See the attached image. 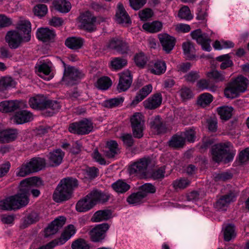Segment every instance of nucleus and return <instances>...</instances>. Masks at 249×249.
<instances>
[{
    "instance_id": "f257e3e1",
    "label": "nucleus",
    "mask_w": 249,
    "mask_h": 249,
    "mask_svg": "<svg viewBox=\"0 0 249 249\" xmlns=\"http://www.w3.org/2000/svg\"><path fill=\"white\" fill-rule=\"evenodd\" d=\"M37 182L36 177L25 178L20 183L19 190L17 194L0 201V209L10 211L17 210L29 203L28 196L30 192L35 197L40 195L37 189H31L32 185Z\"/></svg>"
},
{
    "instance_id": "f03ea898",
    "label": "nucleus",
    "mask_w": 249,
    "mask_h": 249,
    "mask_svg": "<svg viewBox=\"0 0 249 249\" xmlns=\"http://www.w3.org/2000/svg\"><path fill=\"white\" fill-rule=\"evenodd\" d=\"M235 153L236 150L229 142L215 144L212 146L210 150L212 159L216 163L223 161L227 163L231 161Z\"/></svg>"
},
{
    "instance_id": "7ed1b4c3",
    "label": "nucleus",
    "mask_w": 249,
    "mask_h": 249,
    "mask_svg": "<svg viewBox=\"0 0 249 249\" xmlns=\"http://www.w3.org/2000/svg\"><path fill=\"white\" fill-rule=\"evenodd\" d=\"M78 185V180L71 177L62 179L53 195V200L60 203L68 200L71 197L73 191Z\"/></svg>"
},
{
    "instance_id": "20e7f679",
    "label": "nucleus",
    "mask_w": 249,
    "mask_h": 249,
    "mask_svg": "<svg viewBox=\"0 0 249 249\" xmlns=\"http://www.w3.org/2000/svg\"><path fill=\"white\" fill-rule=\"evenodd\" d=\"M248 85V79L243 76H239L228 84L224 90V94L228 98H236L246 90Z\"/></svg>"
},
{
    "instance_id": "39448f33",
    "label": "nucleus",
    "mask_w": 249,
    "mask_h": 249,
    "mask_svg": "<svg viewBox=\"0 0 249 249\" xmlns=\"http://www.w3.org/2000/svg\"><path fill=\"white\" fill-rule=\"evenodd\" d=\"M151 160L149 158L144 157L139 159L129 166V174L140 178H146L148 166Z\"/></svg>"
},
{
    "instance_id": "423d86ee",
    "label": "nucleus",
    "mask_w": 249,
    "mask_h": 249,
    "mask_svg": "<svg viewBox=\"0 0 249 249\" xmlns=\"http://www.w3.org/2000/svg\"><path fill=\"white\" fill-rule=\"evenodd\" d=\"M79 19L81 28L90 32L95 31L96 23L100 24L104 20L102 18H96L89 11L81 14Z\"/></svg>"
},
{
    "instance_id": "0eeeda50",
    "label": "nucleus",
    "mask_w": 249,
    "mask_h": 249,
    "mask_svg": "<svg viewBox=\"0 0 249 249\" xmlns=\"http://www.w3.org/2000/svg\"><path fill=\"white\" fill-rule=\"evenodd\" d=\"M93 126L91 122L84 119L78 122L71 124L68 130L72 133L78 135H86L92 131Z\"/></svg>"
},
{
    "instance_id": "6e6552de",
    "label": "nucleus",
    "mask_w": 249,
    "mask_h": 249,
    "mask_svg": "<svg viewBox=\"0 0 249 249\" xmlns=\"http://www.w3.org/2000/svg\"><path fill=\"white\" fill-rule=\"evenodd\" d=\"M130 122L134 137L138 139L142 138L144 129V116L141 113H135L131 118Z\"/></svg>"
},
{
    "instance_id": "1a4fd4ad",
    "label": "nucleus",
    "mask_w": 249,
    "mask_h": 249,
    "mask_svg": "<svg viewBox=\"0 0 249 249\" xmlns=\"http://www.w3.org/2000/svg\"><path fill=\"white\" fill-rule=\"evenodd\" d=\"M190 35L193 39L201 45L203 50L207 52L211 50V40L207 34L202 33V31L198 29L192 31Z\"/></svg>"
},
{
    "instance_id": "9d476101",
    "label": "nucleus",
    "mask_w": 249,
    "mask_h": 249,
    "mask_svg": "<svg viewBox=\"0 0 249 249\" xmlns=\"http://www.w3.org/2000/svg\"><path fill=\"white\" fill-rule=\"evenodd\" d=\"M237 195V192L233 190L222 196L216 202L214 205L215 208L221 211L226 210L230 204L235 201Z\"/></svg>"
},
{
    "instance_id": "9b49d317",
    "label": "nucleus",
    "mask_w": 249,
    "mask_h": 249,
    "mask_svg": "<svg viewBox=\"0 0 249 249\" xmlns=\"http://www.w3.org/2000/svg\"><path fill=\"white\" fill-rule=\"evenodd\" d=\"M109 228V225L106 223L97 225L89 231L91 241L94 242L102 241L105 238L106 232Z\"/></svg>"
},
{
    "instance_id": "f8f14e48",
    "label": "nucleus",
    "mask_w": 249,
    "mask_h": 249,
    "mask_svg": "<svg viewBox=\"0 0 249 249\" xmlns=\"http://www.w3.org/2000/svg\"><path fill=\"white\" fill-rule=\"evenodd\" d=\"M6 41L11 49H16L19 47L22 42L24 41V37L17 31H11L7 32L5 36Z\"/></svg>"
},
{
    "instance_id": "ddd939ff",
    "label": "nucleus",
    "mask_w": 249,
    "mask_h": 249,
    "mask_svg": "<svg viewBox=\"0 0 249 249\" xmlns=\"http://www.w3.org/2000/svg\"><path fill=\"white\" fill-rule=\"evenodd\" d=\"M132 82V75L130 71H126L119 74V80L117 89L119 92L127 90Z\"/></svg>"
},
{
    "instance_id": "4468645a",
    "label": "nucleus",
    "mask_w": 249,
    "mask_h": 249,
    "mask_svg": "<svg viewBox=\"0 0 249 249\" xmlns=\"http://www.w3.org/2000/svg\"><path fill=\"white\" fill-rule=\"evenodd\" d=\"M107 48L114 50L121 53H126L128 50V46L122 38L115 37L108 42Z\"/></svg>"
},
{
    "instance_id": "2eb2a0df",
    "label": "nucleus",
    "mask_w": 249,
    "mask_h": 249,
    "mask_svg": "<svg viewBox=\"0 0 249 249\" xmlns=\"http://www.w3.org/2000/svg\"><path fill=\"white\" fill-rule=\"evenodd\" d=\"M85 76V74L79 70L71 67L65 69L63 79L68 82L73 83L74 81L78 80Z\"/></svg>"
},
{
    "instance_id": "dca6fc26",
    "label": "nucleus",
    "mask_w": 249,
    "mask_h": 249,
    "mask_svg": "<svg viewBox=\"0 0 249 249\" xmlns=\"http://www.w3.org/2000/svg\"><path fill=\"white\" fill-rule=\"evenodd\" d=\"M158 37L163 50L169 53L175 47L176 39L167 34H160Z\"/></svg>"
},
{
    "instance_id": "f3484780",
    "label": "nucleus",
    "mask_w": 249,
    "mask_h": 249,
    "mask_svg": "<svg viewBox=\"0 0 249 249\" xmlns=\"http://www.w3.org/2000/svg\"><path fill=\"white\" fill-rule=\"evenodd\" d=\"M66 218L64 216H59L55 219L45 229L44 231L45 236L48 237L55 234L65 224Z\"/></svg>"
},
{
    "instance_id": "a211bd4d",
    "label": "nucleus",
    "mask_w": 249,
    "mask_h": 249,
    "mask_svg": "<svg viewBox=\"0 0 249 249\" xmlns=\"http://www.w3.org/2000/svg\"><path fill=\"white\" fill-rule=\"evenodd\" d=\"M66 218L64 216H59L55 219L45 229L44 231L45 236L48 237L55 234L65 224Z\"/></svg>"
},
{
    "instance_id": "6ab92c4d",
    "label": "nucleus",
    "mask_w": 249,
    "mask_h": 249,
    "mask_svg": "<svg viewBox=\"0 0 249 249\" xmlns=\"http://www.w3.org/2000/svg\"><path fill=\"white\" fill-rule=\"evenodd\" d=\"M66 218L64 216H59L55 219L45 229L44 231L45 236L48 237L55 234L65 224Z\"/></svg>"
},
{
    "instance_id": "aec40b11",
    "label": "nucleus",
    "mask_w": 249,
    "mask_h": 249,
    "mask_svg": "<svg viewBox=\"0 0 249 249\" xmlns=\"http://www.w3.org/2000/svg\"><path fill=\"white\" fill-rule=\"evenodd\" d=\"M88 195L94 206L97 203H104L110 198L109 194L97 190H93Z\"/></svg>"
},
{
    "instance_id": "412c9836",
    "label": "nucleus",
    "mask_w": 249,
    "mask_h": 249,
    "mask_svg": "<svg viewBox=\"0 0 249 249\" xmlns=\"http://www.w3.org/2000/svg\"><path fill=\"white\" fill-rule=\"evenodd\" d=\"M65 153L60 149H57L49 153L48 155V164L51 167L60 165L64 157Z\"/></svg>"
},
{
    "instance_id": "4be33fe9",
    "label": "nucleus",
    "mask_w": 249,
    "mask_h": 249,
    "mask_svg": "<svg viewBox=\"0 0 249 249\" xmlns=\"http://www.w3.org/2000/svg\"><path fill=\"white\" fill-rule=\"evenodd\" d=\"M103 152L107 158L111 159L119 154L120 149L117 142L115 141L111 140L107 142L105 148Z\"/></svg>"
},
{
    "instance_id": "5701e85b",
    "label": "nucleus",
    "mask_w": 249,
    "mask_h": 249,
    "mask_svg": "<svg viewBox=\"0 0 249 249\" xmlns=\"http://www.w3.org/2000/svg\"><path fill=\"white\" fill-rule=\"evenodd\" d=\"M116 21L117 23L122 24H130V18L125 10L123 4L119 3L117 6L115 15Z\"/></svg>"
},
{
    "instance_id": "b1692460",
    "label": "nucleus",
    "mask_w": 249,
    "mask_h": 249,
    "mask_svg": "<svg viewBox=\"0 0 249 249\" xmlns=\"http://www.w3.org/2000/svg\"><path fill=\"white\" fill-rule=\"evenodd\" d=\"M162 100L161 94L157 93L153 94L143 102L144 107L146 109H154L161 105Z\"/></svg>"
},
{
    "instance_id": "393cba45",
    "label": "nucleus",
    "mask_w": 249,
    "mask_h": 249,
    "mask_svg": "<svg viewBox=\"0 0 249 249\" xmlns=\"http://www.w3.org/2000/svg\"><path fill=\"white\" fill-rule=\"evenodd\" d=\"M152 89L153 87L151 84H148L143 87L132 101L131 105L133 106L137 105L152 92Z\"/></svg>"
},
{
    "instance_id": "a878e982",
    "label": "nucleus",
    "mask_w": 249,
    "mask_h": 249,
    "mask_svg": "<svg viewBox=\"0 0 249 249\" xmlns=\"http://www.w3.org/2000/svg\"><path fill=\"white\" fill-rule=\"evenodd\" d=\"M94 206V205L88 194L86 196L80 199L77 202L75 208L77 212L84 213L90 210Z\"/></svg>"
},
{
    "instance_id": "bb28decb",
    "label": "nucleus",
    "mask_w": 249,
    "mask_h": 249,
    "mask_svg": "<svg viewBox=\"0 0 249 249\" xmlns=\"http://www.w3.org/2000/svg\"><path fill=\"white\" fill-rule=\"evenodd\" d=\"M37 38L43 42H48L53 40L55 36L54 31L48 28H41L36 32Z\"/></svg>"
},
{
    "instance_id": "cd10ccee",
    "label": "nucleus",
    "mask_w": 249,
    "mask_h": 249,
    "mask_svg": "<svg viewBox=\"0 0 249 249\" xmlns=\"http://www.w3.org/2000/svg\"><path fill=\"white\" fill-rule=\"evenodd\" d=\"M47 98L43 95H37L29 99L30 106L34 109H43L46 107Z\"/></svg>"
},
{
    "instance_id": "c85d7f7f",
    "label": "nucleus",
    "mask_w": 249,
    "mask_h": 249,
    "mask_svg": "<svg viewBox=\"0 0 249 249\" xmlns=\"http://www.w3.org/2000/svg\"><path fill=\"white\" fill-rule=\"evenodd\" d=\"M19 107V102L18 100H6L0 103V111L2 112H13Z\"/></svg>"
},
{
    "instance_id": "c756f323",
    "label": "nucleus",
    "mask_w": 249,
    "mask_h": 249,
    "mask_svg": "<svg viewBox=\"0 0 249 249\" xmlns=\"http://www.w3.org/2000/svg\"><path fill=\"white\" fill-rule=\"evenodd\" d=\"M33 119L32 114L27 110L17 112L13 117L14 122L18 124H22L31 121Z\"/></svg>"
},
{
    "instance_id": "7c9ffc66",
    "label": "nucleus",
    "mask_w": 249,
    "mask_h": 249,
    "mask_svg": "<svg viewBox=\"0 0 249 249\" xmlns=\"http://www.w3.org/2000/svg\"><path fill=\"white\" fill-rule=\"evenodd\" d=\"M18 132L15 129H7L0 131V142L8 143L16 140Z\"/></svg>"
},
{
    "instance_id": "2f4dec72",
    "label": "nucleus",
    "mask_w": 249,
    "mask_h": 249,
    "mask_svg": "<svg viewBox=\"0 0 249 249\" xmlns=\"http://www.w3.org/2000/svg\"><path fill=\"white\" fill-rule=\"evenodd\" d=\"M17 29L23 32L24 42H28L31 39V24L28 20H21L17 25Z\"/></svg>"
},
{
    "instance_id": "473e14b6",
    "label": "nucleus",
    "mask_w": 249,
    "mask_h": 249,
    "mask_svg": "<svg viewBox=\"0 0 249 249\" xmlns=\"http://www.w3.org/2000/svg\"><path fill=\"white\" fill-rule=\"evenodd\" d=\"M84 41L81 37H70L65 40V45L72 50H78L82 48Z\"/></svg>"
},
{
    "instance_id": "72a5a7b5",
    "label": "nucleus",
    "mask_w": 249,
    "mask_h": 249,
    "mask_svg": "<svg viewBox=\"0 0 249 249\" xmlns=\"http://www.w3.org/2000/svg\"><path fill=\"white\" fill-rule=\"evenodd\" d=\"M39 219V216L38 213L36 212L32 211L22 219L20 227L22 229H25L29 225L36 222Z\"/></svg>"
},
{
    "instance_id": "f704fd0d",
    "label": "nucleus",
    "mask_w": 249,
    "mask_h": 249,
    "mask_svg": "<svg viewBox=\"0 0 249 249\" xmlns=\"http://www.w3.org/2000/svg\"><path fill=\"white\" fill-rule=\"evenodd\" d=\"M145 197V193L140 191L130 195L127 198V202L133 205H140L143 202Z\"/></svg>"
},
{
    "instance_id": "c9c22d12",
    "label": "nucleus",
    "mask_w": 249,
    "mask_h": 249,
    "mask_svg": "<svg viewBox=\"0 0 249 249\" xmlns=\"http://www.w3.org/2000/svg\"><path fill=\"white\" fill-rule=\"evenodd\" d=\"M54 9L62 13L69 12L71 9V4L66 0H55L53 2Z\"/></svg>"
},
{
    "instance_id": "e433bc0d",
    "label": "nucleus",
    "mask_w": 249,
    "mask_h": 249,
    "mask_svg": "<svg viewBox=\"0 0 249 249\" xmlns=\"http://www.w3.org/2000/svg\"><path fill=\"white\" fill-rule=\"evenodd\" d=\"M150 124L151 128L156 131L158 134L163 133L166 130V128L162 124L159 116H156L152 118Z\"/></svg>"
},
{
    "instance_id": "4c0bfd02",
    "label": "nucleus",
    "mask_w": 249,
    "mask_h": 249,
    "mask_svg": "<svg viewBox=\"0 0 249 249\" xmlns=\"http://www.w3.org/2000/svg\"><path fill=\"white\" fill-rule=\"evenodd\" d=\"M111 216V212L108 210H100L97 211L92 217V221L98 222L109 219Z\"/></svg>"
},
{
    "instance_id": "58836bf2",
    "label": "nucleus",
    "mask_w": 249,
    "mask_h": 249,
    "mask_svg": "<svg viewBox=\"0 0 249 249\" xmlns=\"http://www.w3.org/2000/svg\"><path fill=\"white\" fill-rule=\"evenodd\" d=\"M28 162L30 166L33 168L34 173L42 170L46 164L45 160L38 157L33 158Z\"/></svg>"
},
{
    "instance_id": "ea45409f",
    "label": "nucleus",
    "mask_w": 249,
    "mask_h": 249,
    "mask_svg": "<svg viewBox=\"0 0 249 249\" xmlns=\"http://www.w3.org/2000/svg\"><path fill=\"white\" fill-rule=\"evenodd\" d=\"M162 28V24L160 21L145 23L142 25V28L149 33H154L160 32Z\"/></svg>"
},
{
    "instance_id": "a19ab883",
    "label": "nucleus",
    "mask_w": 249,
    "mask_h": 249,
    "mask_svg": "<svg viewBox=\"0 0 249 249\" xmlns=\"http://www.w3.org/2000/svg\"><path fill=\"white\" fill-rule=\"evenodd\" d=\"M75 228L73 225H69L65 229L59 239L60 244L62 245L68 241L75 233Z\"/></svg>"
},
{
    "instance_id": "79ce46f5",
    "label": "nucleus",
    "mask_w": 249,
    "mask_h": 249,
    "mask_svg": "<svg viewBox=\"0 0 249 249\" xmlns=\"http://www.w3.org/2000/svg\"><path fill=\"white\" fill-rule=\"evenodd\" d=\"M111 187L113 190L118 193L123 194L127 192L130 186L124 181L119 179L112 184Z\"/></svg>"
},
{
    "instance_id": "37998d69",
    "label": "nucleus",
    "mask_w": 249,
    "mask_h": 249,
    "mask_svg": "<svg viewBox=\"0 0 249 249\" xmlns=\"http://www.w3.org/2000/svg\"><path fill=\"white\" fill-rule=\"evenodd\" d=\"M184 144L185 138L182 134L174 135L168 142L169 145L175 148L182 147Z\"/></svg>"
},
{
    "instance_id": "c03bdc74",
    "label": "nucleus",
    "mask_w": 249,
    "mask_h": 249,
    "mask_svg": "<svg viewBox=\"0 0 249 249\" xmlns=\"http://www.w3.org/2000/svg\"><path fill=\"white\" fill-rule=\"evenodd\" d=\"M233 110V107L229 106H222L217 108L218 114L220 115V118L224 120H228L231 118Z\"/></svg>"
},
{
    "instance_id": "a18cd8bd",
    "label": "nucleus",
    "mask_w": 249,
    "mask_h": 249,
    "mask_svg": "<svg viewBox=\"0 0 249 249\" xmlns=\"http://www.w3.org/2000/svg\"><path fill=\"white\" fill-rule=\"evenodd\" d=\"M234 226L229 224L225 227L224 230V238L225 241L229 242L236 237Z\"/></svg>"
},
{
    "instance_id": "49530a36",
    "label": "nucleus",
    "mask_w": 249,
    "mask_h": 249,
    "mask_svg": "<svg viewBox=\"0 0 249 249\" xmlns=\"http://www.w3.org/2000/svg\"><path fill=\"white\" fill-rule=\"evenodd\" d=\"M124 101V97H118L107 100L103 102V105L106 107L112 108L122 105Z\"/></svg>"
},
{
    "instance_id": "de8ad7c7",
    "label": "nucleus",
    "mask_w": 249,
    "mask_h": 249,
    "mask_svg": "<svg viewBox=\"0 0 249 249\" xmlns=\"http://www.w3.org/2000/svg\"><path fill=\"white\" fill-rule=\"evenodd\" d=\"M224 72L217 70H212L206 73V76L210 79H213L216 82H223L226 80Z\"/></svg>"
},
{
    "instance_id": "09e8293b",
    "label": "nucleus",
    "mask_w": 249,
    "mask_h": 249,
    "mask_svg": "<svg viewBox=\"0 0 249 249\" xmlns=\"http://www.w3.org/2000/svg\"><path fill=\"white\" fill-rule=\"evenodd\" d=\"M18 170L16 175L18 177H24L34 173L33 168L30 166L28 161L23 163L21 166L18 168Z\"/></svg>"
},
{
    "instance_id": "8fccbe9b",
    "label": "nucleus",
    "mask_w": 249,
    "mask_h": 249,
    "mask_svg": "<svg viewBox=\"0 0 249 249\" xmlns=\"http://www.w3.org/2000/svg\"><path fill=\"white\" fill-rule=\"evenodd\" d=\"M16 82L11 77H4L0 79V90L5 89L14 88L16 86Z\"/></svg>"
},
{
    "instance_id": "3c124183",
    "label": "nucleus",
    "mask_w": 249,
    "mask_h": 249,
    "mask_svg": "<svg viewBox=\"0 0 249 249\" xmlns=\"http://www.w3.org/2000/svg\"><path fill=\"white\" fill-rule=\"evenodd\" d=\"M127 64L126 59L122 57L113 58L110 61L111 69L119 70L123 68Z\"/></svg>"
},
{
    "instance_id": "603ef678",
    "label": "nucleus",
    "mask_w": 249,
    "mask_h": 249,
    "mask_svg": "<svg viewBox=\"0 0 249 249\" xmlns=\"http://www.w3.org/2000/svg\"><path fill=\"white\" fill-rule=\"evenodd\" d=\"M216 60L221 62L220 65V68L221 70H225L233 65V62L228 54L219 56L216 58Z\"/></svg>"
},
{
    "instance_id": "864d4df0",
    "label": "nucleus",
    "mask_w": 249,
    "mask_h": 249,
    "mask_svg": "<svg viewBox=\"0 0 249 249\" xmlns=\"http://www.w3.org/2000/svg\"><path fill=\"white\" fill-rule=\"evenodd\" d=\"M213 100V97L210 93H204L198 97L197 102L198 105L204 107L210 105Z\"/></svg>"
},
{
    "instance_id": "5fc2aeb1",
    "label": "nucleus",
    "mask_w": 249,
    "mask_h": 249,
    "mask_svg": "<svg viewBox=\"0 0 249 249\" xmlns=\"http://www.w3.org/2000/svg\"><path fill=\"white\" fill-rule=\"evenodd\" d=\"M184 54L189 59L195 57L193 53L195 50L193 44L190 41L184 42L182 45Z\"/></svg>"
},
{
    "instance_id": "6e6d98bb",
    "label": "nucleus",
    "mask_w": 249,
    "mask_h": 249,
    "mask_svg": "<svg viewBox=\"0 0 249 249\" xmlns=\"http://www.w3.org/2000/svg\"><path fill=\"white\" fill-rule=\"evenodd\" d=\"M111 81L109 77L103 76L97 80L96 86L99 89L106 90L111 86Z\"/></svg>"
},
{
    "instance_id": "4d7b16f0",
    "label": "nucleus",
    "mask_w": 249,
    "mask_h": 249,
    "mask_svg": "<svg viewBox=\"0 0 249 249\" xmlns=\"http://www.w3.org/2000/svg\"><path fill=\"white\" fill-rule=\"evenodd\" d=\"M134 61L138 67L143 68L148 61V58L144 53L141 52L135 55Z\"/></svg>"
},
{
    "instance_id": "13d9d810",
    "label": "nucleus",
    "mask_w": 249,
    "mask_h": 249,
    "mask_svg": "<svg viewBox=\"0 0 249 249\" xmlns=\"http://www.w3.org/2000/svg\"><path fill=\"white\" fill-rule=\"evenodd\" d=\"M166 64L164 61H157L154 64L153 68L151 71L156 74H160L164 73L166 71Z\"/></svg>"
},
{
    "instance_id": "bf43d9fd",
    "label": "nucleus",
    "mask_w": 249,
    "mask_h": 249,
    "mask_svg": "<svg viewBox=\"0 0 249 249\" xmlns=\"http://www.w3.org/2000/svg\"><path fill=\"white\" fill-rule=\"evenodd\" d=\"M35 68L36 73L40 77H42L41 73L48 75L51 72L50 67L46 63L36 64Z\"/></svg>"
},
{
    "instance_id": "052dcab7",
    "label": "nucleus",
    "mask_w": 249,
    "mask_h": 249,
    "mask_svg": "<svg viewBox=\"0 0 249 249\" xmlns=\"http://www.w3.org/2000/svg\"><path fill=\"white\" fill-rule=\"evenodd\" d=\"M178 16L180 18L187 20H190L193 18L190 10L187 6H184L179 10Z\"/></svg>"
},
{
    "instance_id": "680f3d73",
    "label": "nucleus",
    "mask_w": 249,
    "mask_h": 249,
    "mask_svg": "<svg viewBox=\"0 0 249 249\" xmlns=\"http://www.w3.org/2000/svg\"><path fill=\"white\" fill-rule=\"evenodd\" d=\"M33 10L35 15L39 17H42L47 13L48 8L45 4H39L34 7Z\"/></svg>"
},
{
    "instance_id": "e2e57ef3",
    "label": "nucleus",
    "mask_w": 249,
    "mask_h": 249,
    "mask_svg": "<svg viewBox=\"0 0 249 249\" xmlns=\"http://www.w3.org/2000/svg\"><path fill=\"white\" fill-rule=\"evenodd\" d=\"M46 107L45 109H51L52 110L51 115H52L54 113L57 112L59 110L61 107L59 102L56 101H51L47 99Z\"/></svg>"
},
{
    "instance_id": "0e129e2a",
    "label": "nucleus",
    "mask_w": 249,
    "mask_h": 249,
    "mask_svg": "<svg viewBox=\"0 0 249 249\" xmlns=\"http://www.w3.org/2000/svg\"><path fill=\"white\" fill-rule=\"evenodd\" d=\"M165 173V167L162 166L154 170L151 173V177L154 180L161 179L164 178Z\"/></svg>"
},
{
    "instance_id": "69168bd1",
    "label": "nucleus",
    "mask_w": 249,
    "mask_h": 249,
    "mask_svg": "<svg viewBox=\"0 0 249 249\" xmlns=\"http://www.w3.org/2000/svg\"><path fill=\"white\" fill-rule=\"evenodd\" d=\"M71 248L72 249H89V246L85 240L79 239L72 243Z\"/></svg>"
},
{
    "instance_id": "338daca9",
    "label": "nucleus",
    "mask_w": 249,
    "mask_h": 249,
    "mask_svg": "<svg viewBox=\"0 0 249 249\" xmlns=\"http://www.w3.org/2000/svg\"><path fill=\"white\" fill-rule=\"evenodd\" d=\"M190 184V181L185 178H180L179 179H177L174 181L173 182V186L174 187L177 189H184L187 187Z\"/></svg>"
},
{
    "instance_id": "774afa93",
    "label": "nucleus",
    "mask_w": 249,
    "mask_h": 249,
    "mask_svg": "<svg viewBox=\"0 0 249 249\" xmlns=\"http://www.w3.org/2000/svg\"><path fill=\"white\" fill-rule=\"evenodd\" d=\"M200 77L199 72L197 71H191L184 76L185 80L191 83H194Z\"/></svg>"
}]
</instances>
